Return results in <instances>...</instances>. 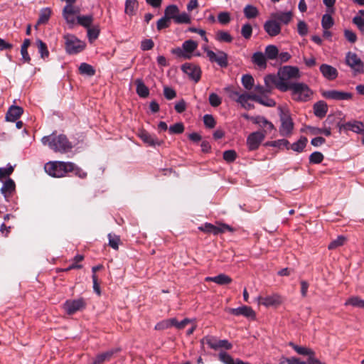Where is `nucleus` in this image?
I'll return each mask as SVG.
<instances>
[{"label": "nucleus", "mask_w": 364, "mask_h": 364, "mask_svg": "<svg viewBox=\"0 0 364 364\" xmlns=\"http://www.w3.org/2000/svg\"><path fill=\"white\" fill-rule=\"evenodd\" d=\"M41 142L43 145H47L54 152L60 154L67 153L73 148L72 143L64 134H52L45 136L41 139Z\"/></svg>", "instance_id": "nucleus-1"}, {"label": "nucleus", "mask_w": 364, "mask_h": 364, "mask_svg": "<svg viewBox=\"0 0 364 364\" xmlns=\"http://www.w3.org/2000/svg\"><path fill=\"white\" fill-rule=\"evenodd\" d=\"M280 82L278 83V90L282 92H287L294 85L293 80H298L301 77L300 71L297 67L286 65L281 68L278 71Z\"/></svg>", "instance_id": "nucleus-2"}, {"label": "nucleus", "mask_w": 364, "mask_h": 364, "mask_svg": "<svg viewBox=\"0 0 364 364\" xmlns=\"http://www.w3.org/2000/svg\"><path fill=\"white\" fill-rule=\"evenodd\" d=\"M198 44L193 40L185 41L181 47H177L171 50V53L175 55L177 58L183 60H190L193 56H200V53H196Z\"/></svg>", "instance_id": "nucleus-3"}, {"label": "nucleus", "mask_w": 364, "mask_h": 364, "mask_svg": "<svg viewBox=\"0 0 364 364\" xmlns=\"http://www.w3.org/2000/svg\"><path fill=\"white\" fill-rule=\"evenodd\" d=\"M72 162L64 161H49L44 166L46 172L50 176L55 178H61L66 176L68 170L73 168Z\"/></svg>", "instance_id": "nucleus-4"}, {"label": "nucleus", "mask_w": 364, "mask_h": 364, "mask_svg": "<svg viewBox=\"0 0 364 364\" xmlns=\"http://www.w3.org/2000/svg\"><path fill=\"white\" fill-rule=\"evenodd\" d=\"M289 90L291 91L292 99L299 102L310 100L313 94L309 86L303 82L294 83Z\"/></svg>", "instance_id": "nucleus-5"}, {"label": "nucleus", "mask_w": 364, "mask_h": 364, "mask_svg": "<svg viewBox=\"0 0 364 364\" xmlns=\"http://www.w3.org/2000/svg\"><path fill=\"white\" fill-rule=\"evenodd\" d=\"M345 62L351 68L354 75L364 73V63L356 53L351 51L348 52L346 55Z\"/></svg>", "instance_id": "nucleus-6"}, {"label": "nucleus", "mask_w": 364, "mask_h": 364, "mask_svg": "<svg viewBox=\"0 0 364 364\" xmlns=\"http://www.w3.org/2000/svg\"><path fill=\"white\" fill-rule=\"evenodd\" d=\"M64 38L66 51L70 54L80 53L85 48V43L73 35L67 34L64 36Z\"/></svg>", "instance_id": "nucleus-7"}, {"label": "nucleus", "mask_w": 364, "mask_h": 364, "mask_svg": "<svg viewBox=\"0 0 364 364\" xmlns=\"http://www.w3.org/2000/svg\"><path fill=\"white\" fill-rule=\"evenodd\" d=\"M281 126L279 127L280 135L289 136L292 134L294 124L288 112L282 111L280 114Z\"/></svg>", "instance_id": "nucleus-8"}, {"label": "nucleus", "mask_w": 364, "mask_h": 364, "mask_svg": "<svg viewBox=\"0 0 364 364\" xmlns=\"http://www.w3.org/2000/svg\"><path fill=\"white\" fill-rule=\"evenodd\" d=\"M181 68L195 82H198L200 80L202 71L199 65L186 63L181 65Z\"/></svg>", "instance_id": "nucleus-9"}, {"label": "nucleus", "mask_w": 364, "mask_h": 364, "mask_svg": "<svg viewBox=\"0 0 364 364\" xmlns=\"http://www.w3.org/2000/svg\"><path fill=\"white\" fill-rule=\"evenodd\" d=\"M64 309L68 314H73L77 311L82 310L86 306V302L82 298L77 299L67 300L64 305Z\"/></svg>", "instance_id": "nucleus-10"}, {"label": "nucleus", "mask_w": 364, "mask_h": 364, "mask_svg": "<svg viewBox=\"0 0 364 364\" xmlns=\"http://www.w3.org/2000/svg\"><path fill=\"white\" fill-rule=\"evenodd\" d=\"M207 57L211 63H216L221 68H226L228 65V55L224 51H208Z\"/></svg>", "instance_id": "nucleus-11"}, {"label": "nucleus", "mask_w": 364, "mask_h": 364, "mask_svg": "<svg viewBox=\"0 0 364 364\" xmlns=\"http://www.w3.org/2000/svg\"><path fill=\"white\" fill-rule=\"evenodd\" d=\"M264 138L265 134L262 132H255L251 133L247 139V145L248 149L251 151L257 149Z\"/></svg>", "instance_id": "nucleus-12"}, {"label": "nucleus", "mask_w": 364, "mask_h": 364, "mask_svg": "<svg viewBox=\"0 0 364 364\" xmlns=\"http://www.w3.org/2000/svg\"><path fill=\"white\" fill-rule=\"evenodd\" d=\"M73 3H66V6L63 11V16L68 24L73 25L75 23V15L80 12L78 8L73 5Z\"/></svg>", "instance_id": "nucleus-13"}, {"label": "nucleus", "mask_w": 364, "mask_h": 364, "mask_svg": "<svg viewBox=\"0 0 364 364\" xmlns=\"http://www.w3.org/2000/svg\"><path fill=\"white\" fill-rule=\"evenodd\" d=\"M251 121L262 128L263 129L262 132L265 135L271 133L272 131L275 129L274 124L262 116H254L251 118Z\"/></svg>", "instance_id": "nucleus-14"}, {"label": "nucleus", "mask_w": 364, "mask_h": 364, "mask_svg": "<svg viewBox=\"0 0 364 364\" xmlns=\"http://www.w3.org/2000/svg\"><path fill=\"white\" fill-rule=\"evenodd\" d=\"M257 299L259 304L266 307L277 306L283 302L282 297L277 294H273L264 297L259 296Z\"/></svg>", "instance_id": "nucleus-15"}, {"label": "nucleus", "mask_w": 364, "mask_h": 364, "mask_svg": "<svg viewBox=\"0 0 364 364\" xmlns=\"http://www.w3.org/2000/svg\"><path fill=\"white\" fill-rule=\"evenodd\" d=\"M338 127L341 130H350L356 134H364V124L359 121H350L344 124H338Z\"/></svg>", "instance_id": "nucleus-16"}, {"label": "nucleus", "mask_w": 364, "mask_h": 364, "mask_svg": "<svg viewBox=\"0 0 364 364\" xmlns=\"http://www.w3.org/2000/svg\"><path fill=\"white\" fill-rule=\"evenodd\" d=\"M227 311L234 316H244L249 318H255V312L254 310L247 306H242L238 308H229Z\"/></svg>", "instance_id": "nucleus-17"}, {"label": "nucleus", "mask_w": 364, "mask_h": 364, "mask_svg": "<svg viewBox=\"0 0 364 364\" xmlns=\"http://www.w3.org/2000/svg\"><path fill=\"white\" fill-rule=\"evenodd\" d=\"M323 96L326 99L335 100H348L353 97L350 92H346L338 90H328L323 93Z\"/></svg>", "instance_id": "nucleus-18"}, {"label": "nucleus", "mask_w": 364, "mask_h": 364, "mask_svg": "<svg viewBox=\"0 0 364 364\" xmlns=\"http://www.w3.org/2000/svg\"><path fill=\"white\" fill-rule=\"evenodd\" d=\"M264 29L270 36H276L281 32V26L274 18L267 21L264 24Z\"/></svg>", "instance_id": "nucleus-19"}, {"label": "nucleus", "mask_w": 364, "mask_h": 364, "mask_svg": "<svg viewBox=\"0 0 364 364\" xmlns=\"http://www.w3.org/2000/svg\"><path fill=\"white\" fill-rule=\"evenodd\" d=\"M140 139L149 146H161L164 141L158 139L154 135H152L145 130H141L139 133Z\"/></svg>", "instance_id": "nucleus-20"}, {"label": "nucleus", "mask_w": 364, "mask_h": 364, "mask_svg": "<svg viewBox=\"0 0 364 364\" xmlns=\"http://www.w3.org/2000/svg\"><path fill=\"white\" fill-rule=\"evenodd\" d=\"M320 72L323 77L328 80H335L338 75L336 68L328 64H322L320 66Z\"/></svg>", "instance_id": "nucleus-21"}, {"label": "nucleus", "mask_w": 364, "mask_h": 364, "mask_svg": "<svg viewBox=\"0 0 364 364\" xmlns=\"http://www.w3.org/2000/svg\"><path fill=\"white\" fill-rule=\"evenodd\" d=\"M16 189V184L11 178H8L3 184L1 191L4 197L8 200L10 198Z\"/></svg>", "instance_id": "nucleus-22"}, {"label": "nucleus", "mask_w": 364, "mask_h": 364, "mask_svg": "<svg viewBox=\"0 0 364 364\" xmlns=\"http://www.w3.org/2000/svg\"><path fill=\"white\" fill-rule=\"evenodd\" d=\"M23 112L22 107L13 105L9 109L6 119L7 121L15 122L21 116Z\"/></svg>", "instance_id": "nucleus-23"}, {"label": "nucleus", "mask_w": 364, "mask_h": 364, "mask_svg": "<svg viewBox=\"0 0 364 364\" xmlns=\"http://www.w3.org/2000/svg\"><path fill=\"white\" fill-rule=\"evenodd\" d=\"M205 282H213L219 285H225L232 282V279L225 274H220L215 277H207Z\"/></svg>", "instance_id": "nucleus-24"}, {"label": "nucleus", "mask_w": 364, "mask_h": 364, "mask_svg": "<svg viewBox=\"0 0 364 364\" xmlns=\"http://www.w3.org/2000/svg\"><path fill=\"white\" fill-rule=\"evenodd\" d=\"M271 17L274 18L277 22L284 24H288L292 18V13L287 12H276L271 14Z\"/></svg>", "instance_id": "nucleus-25"}, {"label": "nucleus", "mask_w": 364, "mask_h": 364, "mask_svg": "<svg viewBox=\"0 0 364 364\" xmlns=\"http://www.w3.org/2000/svg\"><path fill=\"white\" fill-rule=\"evenodd\" d=\"M328 111V106L323 101H319L314 105V113L319 117L323 118L325 117Z\"/></svg>", "instance_id": "nucleus-26"}, {"label": "nucleus", "mask_w": 364, "mask_h": 364, "mask_svg": "<svg viewBox=\"0 0 364 364\" xmlns=\"http://www.w3.org/2000/svg\"><path fill=\"white\" fill-rule=\"evenodd\" d=\"M252 61L260 68L264 69L267 67L266 57L262 52H256L252 55Z\"/></svg>", "instance_id": "nucleus-27"}, {"label": "nucleus", "mask_w": 364, "mask_h": 364, "mask_svg": "<svg viewBox=\"0 0 364 364\" xmlns=\"http://www.w3.org/2000/svg\"><path fill=\"white\" fill-rule=\"evenodd\" d=\"M135 84L136 85V91L138 95L143 98L147 97L149 95V90L143 80L141 79H136Z\"/></svg>", "instance_id": "nucleus-28"}, {"label": "nucleus", "mask_w": 364, "mask_h": 364, "mask_svg": "<svg viewBox=\"0 0 364 364\" xmlns=\"http://www.w3.org/2000/svg\"><path fill=\"white\" fill-rule=\"evenodd\" d=\"M77 23L85 28H88L92 26L94 17L92 14L77 16L76 17Z\"/></svg>", "instance_id": "nucleus-29"}, {"label": "nucleus", "mask_w": 364, "mask_h": 364, "mask_svg": "<svg viewBox=\"0 0 364 364\" xmlns=\"http://www.w3.org/2000/svg\"><path fill=\"white\" fill-rule=\"evenodd\" d=\"M289 346H291L299 355H309V358L315 355L314 351L311 348L297 346L292 342H290Z\"/></svg>", "instance_id": "nucleus-30"}, {"label": "nucleus", "mask_w": 364, "mask_h": 364, "mask_svg": "<svg viewBox=\"0 0 364 364\" xmlns=\"http://www.w3.org/2000/svg\"><path fill=\"white\" fill-rule=\"evenodd\" d=\"M279 82L280 77L278 75H267L264 77V84L271 92L274 85L278 89V83H279Z\"/></svg>", "instance_id": "nucleus-31"}, {"label": "nucleus", "mask_w": 364, "mask_h": 364, "mask_svg": "<svg viewBox=\"0 0 364 364\" xmlns=\"http://www.w3.org/2000/svg\"><path fill=\"white\" fill-rule=\"evenodd\" d=\"M344 305L364 309V299L358 296H352L346 301Z\"/></svg>", "instance_id": "nucleus-32"}, {"label": "nucleus", "mask_w": 364, "mask_h": 364, "mask_svg": "<svg viewBox=\"0 0 364 364\" xmlns=\"http://www.w3.org/2000/svg\"><path fill=\"white\" fill-rule=\"evenodd\" d=\"M117 352V350H110L105 353L99 354L96 356L92 364H101L105 361H108L111 359L112 355Z\"/></svg>", "instance_id": "nucleus-33"}, {"label": "nucleus", "mask_w": 364, "mask_h": 364, "mask_svg": "<svg viewBox=\"0 0 364 364\" xmlns=\"http://www.w3.org/2000/svg\"><path fill=\"white\" fill-rule=\"evenodd\" d=\"M138 8L136 0H126L124 12L129 16H133Z\"/></svg>", "instance_id": "nucleus-34"}, {"label": "nucleus", "mask_w": 364, "mask_h": 364, "mask_svg": "<svg viewBox=\"0 0 364 364\" xmlns=\"http://www.w3.org/2000/svg\"><path fill=\"white\" fill-rule=\"evenodd\" d=\"M215 40L223 43H230L233 38L228 31H218L215 33Z\"/></svg>", "instance_id": "nucleus-35"}, {"label": "nucleus", "mask_w": 364, "mask_h": 364, "mask_svg": "<svg viewBox=\"0 0 364 364\" xmlns=\"http://www.w3.org/2000/svg\"><path fill=\"white\" fill-rule=\"evenodd\" d=\"M178 13L179 9L178 6L174 4L168 6L164 11V15L170 20L173 19V21L176 19Z\"/></svg>", "instance_id": "nucleus-36"}, {"label": "nucleus", "mask_w": 364, "mask_h": 364, "mask_svg": "<svg viewBox=\"0 0 364 364\" xmlns=\"http://www.w3.org/2000/svg\"><path fill=\"white\" fill-rule=\"evenodd\" d=\"M100 26L99 25H94L87 28V38L92 43L95 41L100 35Z\"/></svg>", "instance_id": "nucleus-37"}, {"label": "nucleus", "mask_w": 364, "mask_h": 364, "mask_svg": "<svg viewBox=\"0 0 364 364\" xmlns=\"http://www.w3.org/2000/svg\"><path fill=\"white\" fill-rule=\"evenodd\" d=\"M308 140L306 137H301L296 142L290 146V149L296 152H301L306 146Z\"/></svg>", "instance_id": "nucleus-38"}, {"label": "nucleus", "mask_w": 364, "mask_h": 364, "mask_svg": "<svg viewBox=\"0 0 364 364\" xmlns=\"http://www.w3.org/2000/svg\"><path fill=\"white\" fill-rule=\"evenodd\" d=\"M79 71L82 75L92 76L95 74V70L93 67L86 63H82L79 66Z\"/></svg>", "instance_id": "nucleus-39"}, {"label": "nucleus", "mask_w": 364, "mask_h": 364, "mask_svg": "<svg viewBox=\"0 0 364 364\" xmlns=\"http://www.w3.org/2000/svg\"><path fill=\"white\" fill-rule=\"evenodd\" d=\"M38 52L41 54V57L43 59H45L49 56V51L48 50L47 46L45 43H43L41 40L38 39L36 42Z\"/></svg>", "instance_id": "nucleus-40"}, {"label": "nucleus", "mask_w": 364, "mask_h": 364, "mask_svg": "<svg viewBox=\"0 0 364 364\" xmlns=\"http://www.w3.org/2000/svg\"><path fill=\"white\" fill-rule=\"evenodd\" d=\"M264 55L267 56L268 59L274 60L279 55V50L275 46L269 45L265 48Z\"/></svg>", "instance_id": "nucleus-41"}, {"label": "nucleus", "mask_w": 364, "mask_h": 364, "mask_svg": "<svg viewBox=\"0 0 364 364\" xmlns=\"http://www.w3.org/2000/svg\"><path fill=\"white\" fill-rule=\"evenodd\" d=\"M331 13L326 14L322 16L321 26L323 30L329 29L334 24V21L331 15Z\"/></svg>", "instance_id": "nucleus-42"}, {"label": "nucleus", "mask_w": 364, "mask_h": 364, "mask_svg": "<svg viewBox=\"0 0 364 364\" xmlns=\"http://www.w3.org/2000/svg\"><path fill=\"white\" fill-rule=\"evenodd\" d=\"M250 100H248L247 93H242L240 96H238V98L236 99V102L240 103L242 107H243L246 109H250L253 108V105L249 102Z\"/></svg>", "instance_id": "nucleus-43"}, {"label": "nucleus", "mask_w": 364, "mask_h": 364, "mask_svg": "<svg viewBox=\"0 0 364 364\" xmlns=\"http://www.w3.org/2000/svg\"><path fill=\"white\" fill-rule=\"evenodd\" d=\"M51 15V10L49 8L43 9L41 11L39 18L38 20V24H44L48 22Z\"/></svg>", "instance_id": "nucleus-44"}, {"label": "nucleus", "mask_w": 364, "mask_h": 364, "mask_svg": "<svg viewBox=\"0 0 364 364\" xmlns=\"http://www.w3.org/2000/svg\"><path fill=\"white\" fill-rule=\"evenodd\" d=\"M244 14L247 18H252L257 16L259 11L255 6L247 5L244 9Z\"/></svg>", "instance_id": "nucleus-45"}, {"label": "nucleus", "mask_w": 364, "mask_h": 364, "mask_svg": "<svg viewBox=\"0 0 364 364\" xmlns=\"http://www.w3.org/2000/svg\"><path fill=\"white\" fill-rule=\"evenodd\" d=\"M83 259V255H77L73 258L72 264L68 267L65 268L64 271L68 272L73 269H81L82 266L81 264H79L78 263L82 262Z\"/></svg>", "instance_id": "nucleus-46"}, {"label": "nucleus", "mask_w": 364, "mask_h": 364, "mask_svg": "<svg viewBox=\"0 0 364 364\" xmlns=\"http://www.w3.org/2000/svg\"><path fill=\"white\" fill-rule=\"evenodd\" d=\"M174 22L178 24L181 23H191V17L189 14L186 12L178 13Z\"/></svg>", "instance_id": "nucleus-47"}, {"label": "nucleus", "mask_w": 364, "mask_h": 364, "mask_svg": "<svg viewBox=\"0 0 364 364\" xmlns=\"http://www.w3.org/2000/svg\"><path fill=\"white\" fill-rule=\"evenodd\" d=\"M219 360L224 364H236V360L226 352L222 351L218 354Z\"/></svg>", "instance_id": "nucleus-48"}, {"label": "nucleus", "mask_w": 364, "mask_h": 364, "mask_svg": "<svg viewBox=\"0 0 364 364\" xmlns=\"http://www.w3.org/2000/svg\"><path fill=\"white\" fill-rule=\"evenodd\" d=\"M254 78L251 75H244L242 77V84L244 87L248 90H251L254 86Z\"/></svg>", "instance_id": "nucleus-49"}, {"label": "nucleus", "mask_w": 364, "mask_h": 364, "mask_svg": "<svg viewBox=\"0 0 364 364\" xmlns=\"http://www.w3.org/2000/svg\"><path fill=\"white\" fill-rule=\"evenodd\" d=\"M173 321V322L175 321V318L160 321L158 323H156V325L155 326V329L159 330V331L167 329L173 326L172 325Z\"/></svg>", "instance_id": "nucleus-50"}, {"label": "nucleus", "mask_w": 364, "mask_h": 364, "mask_svg": "<svg viewBox=\"0 0 364 364\" xmlns=\"http://www.w3.org/2000/svg\"><path fill=\"white\" fill-rule=\"evenodd\" d=\"M109 245L114 249L118 250L120 238L118 235L109 233L108 234Z\"/></svg>", "instance_id": "nucleus-51"}, {"label": "nucleus", "mask_w": 364, "mask_h": 364, "mask_svg": "<svg viewBox=\"0 0 364 364\" xmlns=\"http://www.w3.org/2000/svg\"><path fill=\"white\" fill-rule=\"evenodd\" d=\"M208 100L210 105L213 107H217L222 103V98L214 92L210 94Z\"/></svg>", "instance_id": "nucleus-52"}, {"label": "nucleus", "mask_w": 364, "mask_h": 364, "mask_svg": "<svg viewBox=\"0 0 364 364\" xmlns=\"http://www.w3.org/2000/svg\"><path fill=\"white\" fill-rule=\"evenodd\" d=\"M346 241V238L343 236H338L336 240H333L328 246L329 250H334L337 247L342 246Z\"/></svg>", "instance_id": "nucleus-53"}, {"label": "nucleus", "mask_w": 364, "mask_h": 364, "mask_svg": "<svg viewBox=\"0 0 364 364\" xmlns=\"http://www.w3.org/2000/svg\"><path fill=\"white\" fill-rule=\"evenodd\" d=\"M72 165L73 166L70 170H68L69 172H73L74 174L78 176L80 178H85L87 176V173L84 171L82 168L78 167L74 163L72 162Z\"/></svg>", "instance_id": "nucleus-54"}, {"label": "nucleus", "mask_w": 364, "mask_h": 364, "mask_svg": "<svg viewBox=\"0 0 364 364\" xmlns=\"http://www.w3.org/2000/svg\"><path fill=\"white\" fill-rule=\"evenodd\" d=\"M323 160V155L318 151L313 152L309 156V161L312 164H320Z\"/></svg>", "instance_id": "nucleus-55"}, {"label": "nucleus", "mask_w": 364, "mask_h": 364, "mask_svg": "<svg viewBox=\"0 0 364 364\" xmlns=\"http://www.w3.org/2000/svg\"><path fill=\"white\" fill-rule=\"evenodd\" d=\"M252 28L249 23L244 24L241 29V34L245 39H250L252 36Z\"/></svg>", "instance_id": "nucleus-56"}, {"label": "nucleus", "mask_w": 364, "mask_h": 364, "mask_svg": "<svg viewBox=\"0 0 364 364\" xmlns=\"http://www.w3.org/2000/svg\"><path fill=\"white\" fill-rule=\"evenodd\" d=\"M353 23L357 26L359 31L364 34V18L359 15H356L353 18Z\"/></svg>", "instance_id": "nucleus-57"}, {"label": "nucleus", "mask_w": 364, "mask_h": 364, "mask_svg": "<svg viewBox=\"0 0 364 364\" xmlns=\"http://www.w3.org/2000/svg\"><path fill=\"white\" fill-rule=\"evenodd\" d=\"M168 131L171 134H181L184 131V126L181 122L170 126Z\"/></svg>", "instance_id": "nucleus-58"}, {"label": "nucleus", "mask_w": 364, "mask_h": 364, "mask_svg": "<svg viewBox=\"0 0 364 364\" xmlns=\"http://www.w3.org/2000/svg\"><path fill=\"white\" fill-rule=\"evenodd\" d=\"M258 103L269 107H274L276 105V102L273 99L269 98L266 95L260 96V100H259Z\"/></svg>", "instance_id": "nucleus-59"}, {"label": "nucleus", "mask_w": 364, "mask_h": 364, "mask_svg": "<svg viewBox=\"0 0 364 364\" xmlns=\"http://www.w3.org/2000/svg\"><path fill=\"white\" fill-rule=\"evenodd\" d=\"M218 19L220 23L223 25H226L230 23V14L228 12H220L218 16Z\"/></svg>", "instance_id": "nucleus-60"}, {"label": "nucleus", "mask_w": 364, "mask_h": 364, "mask_svg": "<svg viewBox=\"0 0 364 364\" xmlns=\"http://www.w3.org/2000/svg\"><path fill=\"white\" fill-rule=\"evenodd\" d=\"M170 26V19L165 15L164 17L160 18L156 23L157 29L161 31L164 28H168Z\"/></svg>", "instance_id": "nucleus-61"}, {"label": "nucleus", "mask_w": 364, "mask_h": 364, "mask_svg": "<svg viewBox=\"0 0 364 364\" xmlns=\"http://www.w3.org/2000/svg\"><path fill=\"white\" fill-rule=\"evenodd\" d=\"M218 341L219 340L213 336H206L203 339V342L205 341L210 348L214 350H217Z\"/></svg>", "instance_id": "nucleus-62"}, {"label": "nucleus", "mask_w": 364, "mask_h": 364, "mask_svg": "<svg viewBox=\"0 0 364 364\" xmlns=\"http://www.w3.org/2000/svg\"><path fill=\"white\" fill-rule=\"evenodd\" d=\"M203 122L208 128H213L215 126V120L211 114H205L203 117Z\"/></svg>", "instance_id": "nucleus-63"}, {"label": "nucleus", "mask_w": 364, "mask_h": 364, "mask_svg": "<svg viewBox=\"0 0 364 364\" xmlns=\"http://www.w3.org/2000/svg\"><path fill=\"white\" fill-rule=\"evenodd\" d=\"M236 156V152L234 150H228L223 153V159L228 162L234 161Z\"/></svg>", "instance_id": "nucleus-64"}]
</instances>
